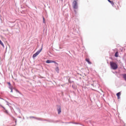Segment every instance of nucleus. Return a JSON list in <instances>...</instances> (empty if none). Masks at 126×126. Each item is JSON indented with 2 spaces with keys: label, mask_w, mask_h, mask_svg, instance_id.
<instances>
[{
  "label": "nucleus",
  "mask_w": 126,
  "mask_h": 126,
  "mask_svg": "<svg viewBox=\"0 0 126 126\" xmlns=\"http://www.w3.org/2000/svg\"><path fill=\"white\" fill-rule=\"evenodd\" d=\"M110 63L112 69L116 70L118 69V64L116 63L111 62Z\"/></svg>",
  "instance_id": "nucleus-1"
},
{
  "label": "nucleus",
  "mask_w": 126,
  "mask_h": 126,
  "mask_svg": "<svg viewBox=\"0 0 126 126\" xmlns=\"http://www.w3.org/2000/svg\"><path fill=\"white\" fill-rule=\"evenodd\" d=\"M72 6L74 9H77V8H78V6L77 5V1H76V0H74L73 1Z\"/></svg>",
  "instance_id": "nucleus-2"
},
{
  "label": "nucleus",
  "mask_w": 126,
  "mask_h": 126,
  "mask_svg": "<svg viewBox=\"0 0 126 126\" xmlns=\"http://www.w3.org/2000/svg\"><path fill=\"white\" fill-rule=\"evenodd\" d=\"M41 52H42V48L40 50L36 52V53L33 55V56H32L33 59H34V58H36V57H37V56H38V55H39V54H40Z\"/></svg>",
  "instance_id": "nucleus-3"
},
{
  "label": "nucleus",
  "mask_w": 126,
  "mask_h": 126,
  "mask_svg": "<svg viewBox=\"0 0 126 126\" xmlns=\"http://www.w3.org/2000/svg\"><path fill=\"white\" fill-rule=\"evenodd\" d=\"M45 63H56V64L59 65V64L58 63H57L56 62L54 61H52V60H48L47 61H46L45 62Z\"/></svg>",
  "instance_id": "nucleus-4"
},
{
  "label": "nucleus",
  "mask_w": 126,
  "mask_h": 126,
  "mask_svg": "<svg viewBox=\"0 0 126 126\" xmlns=\"http://www.w3.org/2000/svg\"><path fill=\"white\" fill-rule=\"evenodd\" d=\"M57 111L58 112V114L60 115V113H62V108L61 107V106H58Z\"/></svg>",
  "instance_id": "nucleus-5"
},
{
  "label": "nucleus",
  "mask_w": 126,
  "mask_h": 126,
  "mask_svg": "<svg viewBox=\"0 0 126 126\" xmlns=\"http://www.w3.org/2000/svg\"><path fill=\"white\" fill-rule=\"evenodd\" d=\"M122 94V93L121 92L118 93L116 95L118 97V99H121V94Z\"/></svg>",
  "instance_id": "nucleus-6"
},
{
  "label": "nucleus",
  "mask_w": 126,
  "mask_h": 126,
  "mask_svg": "<svg viewBox=\"0 0 126 126\" xmlns=\"http://www.w3.org/2000/svg\"><path fill=\"white\" fill-rule=\"evenodd\" d=\"M86 62H87L88 63H89V64H91V62H90V60H89V59L87 58L86 59Z\"/></svg>",
  "instance_id": "nucleus-7"
},
{
  "label": "nucleus",
  "mask_w": 126,
  "mask_h": 126,
  "mask_svg": "<svg viewBox=\"0 0 126 126\" xmlns=\"http://www.w3.org/2000/svg\"><path fill=\"white\" fill-rule=\"evenodd\" d=\"M115 57L118 58L119 57V52L117 51L115 54Z\"/></svg>",
  "instance_id": "nucleus-8"
},
{
  "label": "nucleus",
  "mask_w": 126,
  "mask_h": 126,
  "mask_svg": "<svg viewBox=\"0 0 126 126\" xmlns=\"http://www.w3.org/2000/svg\"><path fill=\"white\" fill-rule=\"evenodd\" d=\"M0 44L3 47V48H4V45H3V43H2V42H1V40H0Z\"/></svg>",
  "instance_id": "nucleus-9"
},
{
  "label": "nucleus",
  "mask_w": 126,
  "mask_h": 126,
  "mask_svg": "<svg viewBox=\"0 0 126 126\" xmlns=\"http://www.w3.org/2000/svg\"><path fill=\"white\" fill-rule=\"evenodd\" d=\"M123 78H124L125 80L126 81V74H123Z\"/></svg>",
  "instance_id": "nucleus-10"
},
{
  "label": "nucleus",
  "mask_w": 126,
  "mask_h": 126,
  "mask_svg": "<svg viewBox=\"0 0 126 126\" xmlns=\"http://www.w3.org/2000/svg\"><path fill=\"white\" fill-rule=\"evenodd\" d=\"M59 70H60V69L59 68V67H57L56 68V71H59Z\"/></svg>",
  "instance_id": "nucleus-11"
},
{
  "label": "nucleus",
  "mask_w": 126,
  "mask_h": 126,
  "mask_svg": "<svg viewBox=\"0 0 126 126\" xmlns=\"http://www.w3.org/2000/svg\"><path fill=\"white\" fill-rule=\"evenodd\" d=\"M42 18H43V23H46V22H45V18L44 17H42Z\"/></svg>",
  "instance_id": "nucleus-12"
},
{
  "label": "nucleus",
  "mask_w": 126,
  "mask_h": 126,
  "mask_svg": "<svg viewBox=\"0 0 126 126\" xmlns=\"http://www.w3.org/2000/svg\"><path fill=\"white\" fill-rule=\"evenodd\" d=\"M108 1H109V2H110V3H114V2L110 0H108Z\"/></svg>",
  "instance_id": "nucleus-13"
},
{
  "label": "nucleus",
  "mask_w": 126,
  "mask_h": 126,
  "mask_svg": "<svg viewBox=\"0 0 126 126\" xmlns=\"http://www.w3.org/2000/svg\"><path fill=\"white\" fill-rule=\"evenodd\" d=\"M10 89L11 90V92H12V88L11 87H10Z\"/></svg>",
  "instance_id": "nucleus-14"
},
{
  "label": "nucleus",
  "mask_w": 126,
  "mask_h": 126,
  "mask_svg": "<svg viewBox=\"0 0 126 126\" xmlns=\"http://www.w3.org/2000/svg\"><path fill=\"white\" fill-rule=\"evenodd\" d=\"M8 85H9V86H10V85H11V84H10V83H8Z\"/></svg>",
  "instance_id": "nucleus-15"
},
{
  "label": "nucleus",
  "mask_w": 126,
  "mask_h": 126,
  "mask_svg": "<svg viewBox=\"0 0 126 126\" xmlns=\"http://www.w3.org/2000/svg\"><path fill=\"white\" fill-rule=\"evenodd\" d=\"M6 113H7H7H8L7 110H6Z\"/></svg>",
  "instance_id": "nucleus-16"
},
{
  "label": "nucleus",
  "mask_w": 126,
  "mask_h": 126,
  "mask_svg": "<svg viewBox=\"0 0 126 126\" xmlns=\"http://www.w3.org/2000/svg\"><path fill=\"white\" fill-rule=\"evenodd\" d=\"M70 80V79H68V81H69Z\"/></svg>",
  "instance_id": "nucleus-17"
}]
</instances>
